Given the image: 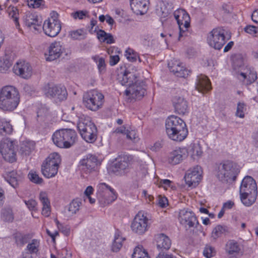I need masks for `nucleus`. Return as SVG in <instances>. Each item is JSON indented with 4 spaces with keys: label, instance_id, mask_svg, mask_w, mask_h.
Segmentation results:
<instances>
[{
    "label": "nucleus",
    "instance_id": "1",
    "mask_svg": "<svg viewBox=\"0 0 258 258\" xmlns=\"http://www.w3.org/2000/svg\"><path fill=\"white\" fill-rule=\"evenodd\" d=\"M166 132L170 139L182 141L187 136L188 130L184 121L175 115H171L166 120Z\"/></svg>",
    "mask_w": 258,
    "mask_h": 258
},
{
    "label": "nucleus",
    "instance_id": "2",
    "mask_svg": "<svg viewBox=\"0 0 258 258\" xmlns=\"http://www.w3.org/2000/svg\"><path fill=\"white\" fill-rule=\"evenodd\" d=\"M20 102V94L13 86L4 87L0 91V109L4 111L14 110Z\"/></svg>",
    "mask_w": 258,
    "mask_h": 258
},
{
    "label": "nucleus",
    "instance_id": "3",
    "mask_svg": "<svg viewBox=\"0 0 258 258\" xmlns=\"http://www.w3.org/2000/svg\"><path fill=\"white\" fill-rule=\"evenodd\" d=\"M217 178L222 182L235 180L240 172L238 166L230 160H225L216 164L215 168Z\"/></svg>",
    "mask_w": 258,
    "mask_h": 258
},
{
    "label": "nucleus",
    "instance_id": "4",
    "mask_svg": "<svg viewBox=\"0 0 258 258\" xmlns=\"http://www.w3.org/2000/svg\"><path fill=\"white\" fill-rule=\"evenodd\" d=\"M100 164V162L96 156L92 154L86 155L80 161L78 165L81 176L87 178L90 176L97 175Z\"/></svg>",
    "mask_w": 258,
    "mask_h": 258
},
{
    "label": "nucleus",
    "instance_id": "5",
    "mask_svg": "<svg viewBox=\"0 0 258 258\" xmlns=\"http://www.w3.org/2000/svg\"><path fill=\"white\" fill-rule=\"evenodd\" d=\"M77 127L85 141L90 143L95 142L97 138L98 131L90 117L84 116L81 117L78 122Z\"/></svg>",
    "mask_w": 258,
    "mask_h": 258
},
{
    "label": "nucleus",
    "instance_id": "6",
    "mask_svg": "<svg viewBox=\"0 0 258 258\" xmlns=\"http://www.w3.org/2000/svg\"><path fill=\"white\" fill-rule=\"evenodd\" d=\"M77 139L76 132L71 129H61L53 134V143L60 148H69L74 145Z\"/></svg>",
    "mask_w": 258,
    "mask_h": 258
},
{
    "label": "nucleus",
    "instance_id": "7",
    "mask_svg": "<svg viewBox=\"0 0 258 258\" xmlns=\"http://www.w3.org/2000/svg\"><path fill=\"white\" fill-rule=\"evenodd\" d=\"M104 102V96L97 90H91L84 94L83 102L88 109L96 111L102 107Z\"/></svg>",
    "mask_w": 258,
    "mask_h": 258
},
{
    "label": "nucleus",
    "instance_id": "8",
    "mask_svg": "<svg viewBox=\"0 0 258 258\" xmlns=\"http://www.w3.org/2000/svg\"><path fill=\"white\" fill-rule=\"evenodd\" d=\"M60 162V156L58 153L50 154L41 165V172L44 176L47 178L54 177L57 173Z\"/></svg>",
    "mask_w": 258,
    "mask_h": 258
},
{
    "label": "nucleus",
    "instance_id": "9",
    "mask_svg": "<svg viewBox=\"0 0 258 258\" xmlns=\"http://www.w3.org/2000/svg\"><path fill=\"white\" fill-rule=\"evenodd\" d=\"M226 31L222 28H216L213 29L209 34L207 41L209 44L216 49L220 50L226 42L230 39V36H225Z\"/></svg>",
    "mask_w": 258,
    "mask_h": 258
},
{
    "label": "nucleus",
    "instance_id": "10",
    "mask_svg": "<svg viewBox=\"0 0 258 258\" xmlns=\"http://www.w3.org/2000/svg\"><path fill=\"white\" fill-rule=\"evenodd\" d=\"M50 15V17L44 21L42 29L46 35L53 37L60 32L61 24L58 20V15L57 13L53 12Z\"/></svg>",
    "mask_w": 258,
    "mask_h": 258
},
{
    "label": "nucleus",
    "instance_id": "11",
    "mask_svg": "<svg viewBox=\"0 0 258 258\" xmlns=\"http://www.w3.org/2000/svg\"><path fill=\"white\" fill-rule=\"evenodd\" d=\"M133 161V157L132 155H121L116 160V162L110 167V170L116 175L124 174L128 171Z\"/></svg>",
    "mask_w": 258,
    "mask_h": 258
},
{
    "label": "nucleus",
    "instance_id": "12",
    "mask_svg": "<svg viewBox=\"0 0 258 258\" xmlns=\"http://www.w3.org/2000/svg\"><path fill=\"white\" fill-rule=\"evenodd\" d=\"M43 92L45 96L59 101L67 99L68 92L63 86L47 84L43 88Z\"/></svg>",
    "mask_w": 258,
    "mask_h": 258
},
{
    "label": "nucleus",
    "instance_id": "13",
    "mask_svg": "<svg viewBox=\"0 0 258 258\" xmlns=\"http://www.w3.org/2000/svg\"><path fill=\"white\" fill-rule=\"evenodd\" d=\"M99 192L98 199L102 206L111 203L117 198L115 190L105 183L99 184Z\"/></svg>",
    "mask_w": 258,
    "mask_h": 258
},
{
    "label": "nucleus",
    "instance_id": "14",
    "mask_svg": "<svg viewBox=\"0 0 258 258\" xmlns=\"http://www.w3.org/2000/svg\"><path fill=\"white\" fill-rule=\"evenodd\" d=\"M15 146V142L11 140L10 139H5L1 141L0 143V153L5 160L11 163L16 161Z\"/></svg>",
    "mask_w": 258,
    "mask_h": 258
},
{
    "label": "nucleus",
    "instance_id": "15",
    "mask_svg": "<svg viewBox=\"0 0 258 258\" xmlns=\"http://www.w3.org/2000/svg\"><path fill=\"white\" fill-rule=\"evenodd\" d=\"M148 226V219L142 212H139L136 215L131 224L132 230L139 234L144 233Z\"/></svg>",
    "mask_w": 258,
    "mask_h": 258
},
{
    "label": "nucleus",
    "instance_id": "16",
    "mask_svg": "<svg viewBox=\"0 0 258 258\" xmlns=\"http://www.w3.org/2000/svg\"><path fill=\"white\" fill-rule=\"evenodd\" d=\"M13 73L24 79H29L32 74V68L30 64L25 61H17L13 68Z\"/></svg>",
    "mask_w": 258,
    "mask_h": 258
},
{
    "label": "nucleus",
    "instance_id": "17",
    "mask_svg": "<svg viewBox=\"0 0 258 258\" xmlns=\"http://www.w3.org/2000/svg\"><path fill=\"white\" fill-rule=\"evenodd\" d=\"M202 173V168L199 166L188 169L184 176L186 184L189 186L198 184L201 180Z\"/></svg>",
    "mask_w": 258,
    "mask_h": 258
},
{
    "label": "nucleus",
    "instance_id": "18",
    "mask_svg": "<svg viewBox=\"0 0 258 258\" xmlns=\"http://www.w3.org/2000/svg\"><path fill=\"white\" fill-rule=\"evenodd\" d=\"M63 52V48L60 42L55 41L51 43L45 53L46 60L52 61L60 56Z\"/></svg>",
    "mask_w": 258,
    "mask_h": 258
},
{
    "label": "nucleus",
    "instance_id": "19",
    "mask_svg": "<svg viewBox=\"0 0 258 258\" xmlns=\"http://www.w3.org/2000/svg\"><path fill=\"white\" fill-rule=\"evenodd\" d=\"M25 25L34 31H39L42 27V21L35 14L28 13L24 18Z\"/></svg>",
    "mask_w": 258,
    "mask_h": 258
},
{
    "label": "nucleus",
    "instance_id": "20",
    "mask_svg": "<svg viewBox=\"0 0 258 258\" xmlns=\"http://www.w3.org/2000/svg\"><path fill=\"white\" fill-rule=\"evenodd\" d=\"M240 193L257 194V185L252 177L246 176L243 178L240 187Z\"/></svg>",
    "mask_w": 258,
    "mask_h": 258
},
{
    "label": "nucleus",
    "instance_id": "21",
    "mask_svg": "<svg viewBox=\"0 0 258 258\" xmlns=\"http://www.w3.org/2000/svg\"><path fill=\"white\" fill-rule=\"evenodd\" d=\"M244 72L237 73V77L249 85L254 83L257 78V73L253 68L246 67Z\"/></svg>",
    "mask_w": 258,
    "mask_h": 258
},
{
    "label": "nucleus",
    "instance_id": "22",
    "mask_svg": "<svg viewBox=\"0 0 258 258\" xmlns=\"http://www.w3.org/2000/svg\"><path fill=\"white\" fill-rule=\"evenodd\" d=\"M146 89L136 83L128 87L124 92V94L130 98L140 100L145 95Z\"/></svg>",
    "mask_w": 258,
    "mask_h": 258
},
{
    "label": "nucleus",
    "instance_id": "23",
    "mask_svg": "<svg viewBox=\"0 0 258 258\" xmlns=\"http://www.w3.org/2000/svg\"><path fill=\"white\" fill-rule=\"evenodd\" d=\"M179 220L182 224L188 225L189 228L193 227L198 224L195 214L190 211L181 210L179 212Z\"/></svg>",
    "mask_w": 258,
    "mask_h": 258
},
{
    "label": "nucleus",
    "instance_id": "24",
    "mask_svg": "<svg viewBox=\"0 0 258 258\" xmlns=\"http://www.w3.org/2000/svg\"><path fill=\"white\" fill-rule=\"evenodd\" d=\"M172 104L176 112L179 114L184 115L188 111L187 102L182 97L175 96L172 99Z\"/></svg>",
    "mask_w": 258,
    "mask_h": 258
},
{
    "label": "nucleus",
    "instance_id": "25",
    "mask_svg": "<svg viewBox=\"0 0 258 258\" xmlns=\"http://www.w3.org/2000/svg\"><path fill=\"white\" fill-rule=\"evenodd\" d=\"M178 27L183 26L189 28L190 26V17L187 12L183 9H178L173 14Z\"/></svg>",
    "mask_w": 258,
    "mask_h": 258
},
{
    "label": "nucleus",
    "instance_id": "26",
    "mask_svg": "<svg viewBox=\"0 0 258 258\" xmlns=\"http://www.w3.org/2000/svg\"><path fill=\"white\" fill-rule=\"evenodd\" d=\"M133 11L137 15H144L148 10V0H130Z\"/></svg>",
    "mask_w": 258,
    "mask_h": 258
},
{
    "label": "nucleus",
    "instance_id": "27",
    "mask_svg": "<svg viewBox=\"0 0 258 258\" xmlns=\"http://www.w3.org/2000/svg\"><path fill=\"white\" fill-rule=\"evenodd\" d=\"M168 67L171 72L178 77L186 78L190 73V71L187 70L181 64L177 61L168 63Z\"/></svg>",
    "mask_w": 258,
    "mask_h": 258
},
{
    "label": "nucleus",
    "instance_id": "28",
    "mask_svg": "<svg viewBox=\"0 0 258 258\" xmlns=\"http://www.w3.org/2000/svg\"><path fill=\"white\" fill-rule=\"evenodd\" d=\"M196 88L200 92L204 93L211 89V83L208 77L203 75L197 76Z\"/></svg>",
    "mask_w": 258,
    "mask_h": 258
},
{
    "label": "nucleus",
    "instance_id": "29",
    "mask_svg": "<svg viewBox=\"0 0 258 258\" xmlns=\"http://www.w3.org/2000/svg\"><path fill=\"white\" fill-rule=\"evenodd\" d=\"M118 80L122 85L130 87L136 83V77L134 73L125 71L118 75Z\"/></svg>",
    "mask_w": 258,
    "mask_h": 258
},
{
    "label": "nucleus",
    "instance_id": "30",
    "mask_svg": "<svg viewBox=\"0 0 258 258\" xmlns=\"http://www.w3.org/2000/svg\"><path fill=\"white\" fill-rule=\"evenodd\" d=\"M155 240L158 249L162 250H167L170 248L171 244V240L165 234L161 233L156 235Z\"/></svg>",
    "mask_w": 258,
    "mask_h": 258
},
{
    "label": "nucleus",
    "instance_id": "31",
    "mask_svg": "<svg viewBox=\"0 0 258 258\" xmlns=\"http://www.w3.org/2000/svg\"><path fill=\"white\" fill-rule=\"evenodd\" d=\"M185 154L183 153L181 149H178L170 152L168 157V162L172 165H176L179 163L184 158Z\"/></svg>",
    "mask_w": 258,
    "mask_h": 258
},
{
    "label": "nucleus",
    "instance_id": "32",
    "mask_svg": "<svg viewBox=\"0 0 258 258\" xmlns=\"http://www.w3.org/2000/svg\"><path fill=\"white\" fill-rule=\"evenodd\" d=\"M23 178L21 173H18L16 171L10 172L8 175L7 181L14 188H16Z\"/></svg>",
    "mask_w": 258,
    "mask_h": 258
},
{
    "label": "nucleus",
    "instance_id": "33",
    "mask_svg": "<svg viewBox=\"0 0 258 258\" xmlns=\"http://www.w3.org/2000/svg\"><path fill=\"white\" fill-rule=\"evenodd\" d=\"M98 39L101 42H106L107 44L113 43L115 41L112 35L107 33L103 30H99L97 32Z\"/></svg>",
    "mask_w": 258,
    "mask_h": 258
},
{
    "label": "nucleus",
    "instance_id": "34",
    "mask_svg": "<svg viewBox=\"0 0 258 258\" xmlns=\"http://www.w3.org/2000/svg\"><path fill=\"white\" fill-rule=\"evenodd\" d=\"M226 250L229 255H235L239 253L240 248L236 241L232 240L227 243Z\"/></svg>",
    "mask_w": 258,
    "mask_h": 258
},
{
    "label": "nucleus",
    "instance_id": "35",
    "mask_svg": "<svg viewBox=\"0 0 258 258\" xmlns=\"http://www.w3.org/2000/svg\"><path fill=\"white\" fill-rule=\"evenodd\" d=\"M240 200L242 203L246 206H250L252 205L255 201L257 194H243L240 193Z\"/></svg>",
    "mask_w": 258,
    "mask_h": 258
},
{
    "label": "nucleus",
    "instance_id": "36",
    "mask_svg": "<svg viewBox=\"0 0 258 258\" xmlns=\"http://www.w3.org/2000/svg\"><path fill=\"white\" fill-rule=\"evenodd\" d=\"M15 243L18 246L22 247L27 243L30 239L29 234H24L21 233H16L14 234Z\"/></svg>",
    "mask_w": 258,
    "mask_h": 258
},
{
    "label": "nucleus",
    "instance_id": "37",
    "mask_svg": "<svg viewBox=\"0 0 258 258\" xmlns=\"http://www.w3.org/2000/svg\"><path fill=\"white\" fill-rule=\"evenodd\" d=\"M7 12L9 17L14 21L16 28L19 29L20 24L19 22V14L18 9L16 7L10 6L8 8Z\"/></svg>",
    "mask_w": 258,
    "mask_h": 258
},
{
    "label": "nucleus",
    "instance_id": "38",
    "mask_svg": "<svg viewBox=\"0 0 258 258\" xmlns=\"http://www.w3.org/2000/svg\"><path fill=\"white\" fill-rule=\"evenodd\" d=\"M189 152L194 159H197L202 156L203 151L202 147L199 144H191L189 149Z\"/></svg>",
    "mask_w": 258,
    "mask_h": 258
},
{
    "label": "nucleus",
    "instance_id": "39",
    "mask_svg": "<svg viewBox=\"0 0 258 258\" xmlns=\"http://www.w3.org/2000/svg\"><path fill=\"white\" fill-rule=\"evenodd\" d=\"M1 218L6 222H12L14 219L13 210L10 208L3 209L1 211Z\"/></svg>",
    "mask_w": 258,
    "mask_h": 258
},
{
    "label": "nucleus",
    "instance_id": "40",
    "mask_svg": "<svg viewBox=\"0 0 258 258\" xmlns=\"http://www.w3.org/2000/svg\"><path fill=\"white\" fill-rule=\"evenodd\" d=\"M12 61L8 55L0 57V73L6 72L12 66Z\"/></svg>",
    "mask_w": 258,
    "mask_h": 258
},
{
    "label": "nucleus",
    "instance_id": "41",
    "mask_svg": "<svg viewBox=\"0 0 258 258\" xmlns=\"http://www.w3.org/2000/svg\"><path fill=\"white\" fill-rule=\"evenodd\" d=\"M132 258H150L147 250L142 245L136 246L132 254Z\"/></svg>",
    "mask_w": 258,
    "mask_h": 258
},
{
    "label": "nucleus",
    "instance_id": "42",
    "mask_svg": "<svg viewBox=\"0 0 258 258\" xmlns=\"http://www.w3.org/2000/svg\"><path fill=\"white\" fill-rule=\"evenodd\" d=\"M124 240V239L120 236L119 231H116L112 245V250L113 252H118L121 248Z\"/></svg>",
    "mask_w": 258,
    "mask_h": 258
},
{
    "label": "nucleus",
    "instance_id": "43",
    "mask_svg": "<svg viewBox=\"0 0 258 258\" xmlns=\"http://www.w3.org/2000/svg\"><path fill=\"white\" fill-rule=\"evenodd\" d=\"M82 205L81 199H76L73 200L69 205L68 211L71 214H76L80 210Z\"/></svg>",
    "mask_w": 258,
    "mask_h": 258
},
{
    "label": "nucleus",
    "instance_id": "44",
    "mask_svg": "<svg viewBox=\"0 0 258 258\" xmlns=\"http://www.w3.org/2000/svg\"><path fill=\"white\" fill-rule=\"evenodd\" d=\"M39 246V241L34 239L27 246L26 250L28 252H24V253H30V255L31 254L36 253L38 251Z\"/></svg>",
    "mask_w": 258,
    "mask_h": 258
},
{
    "label": "nucleus",
    "instance_id": "45",
    "mask_svg": "<svg viewBox=\"0 0 258 258\" xmlns=\"http://www.w3.org/2000/svg\"><path fill=\"white\" fill-rule=\"evenodd\" d=\"M227 227L220 225H217L214 228L212 232V238L216 240L218 237H220L222 234L227 231Z\"/></svg>",
    "mask_w": 258,
    "mask_h": 258
},
{
    "label": "nucleus",
    "instance_id": "46",
    "mask_svg": "<svg viewBox=\"0 0 258 258\" xmlns=\"http://www.w3.org/2000/svg\"><path fill=\"white\" fill-rule=\"evenodd\" d=\"M232 66L233 69L236 70L241 67L244 63L243 58L241 54H237L232 56Z\"/></svg>",
    "mask_w": 258,
    "mask_h": 258
},
{
    "label": "nucleus",
    "instance_id": "47",
    "mask_svg": "<svg viewBox=\"0 0 258 258\" xmlns=\"http://www.w3.org/2000/svg\"><path fill=\"white\" fill-rule=\"evenodd\" d=\"M34 149V143L33 142H28L23 144L21 146L20 150L22 154L25 155H28Z\"/></svg>",
    "mask_w": 258,
    "mask_h": 258
},
{
    "label": "nucleus",
    "instance_id": "48",
    "mask_svg": "<svg viewBox=\"0 0 258 258\" xmlns=\"http://www.w3.org/2000/svg\"><path fill=\"white\" fill-rule=\"evenodd\" d=\"M125 55L130 61L135 62L137 60V58L141 61L139 56L132 49L128 48L125 52Z\"/></svg>",
    "mask_w": 258,
    "mask_h": 258
},
{
    "label": "nucleus",
    "instance_id": "49",
    "mask_svg": "<svg viewBox=\"0 0 258 258\" xmlns=\"http://www.w3.org/2000/svg\"><path fill=\"white\" fill-rule=\"evenodd\" d=\"M2 127L0 128V135L10 134L12 132L13 128L12 125L8 122L5 121L3 124H1Z\"/></svg>",
    "mask_w": 258,
    "mask_h": 258
},
{
    "label": "nucleus",
    "instance_id": "50",
    "mask_svg": "<svg viewBox=\"0 0 258 258\" xmlns=\"http://www.w3.org/2000/svg\"><path fill=\"white\" fill-rule=\"evenodd\" d=\"M28 6L30 8H38L41 6H44V0H27Z\"/></svg>",
    "mask_w": 258,
    "mask_h": 258
},
{
    "label": "nucleus",
    "instance_id": "51",
    "mask_svg": "<svg viewBox=\"0 0 258 258\" xmlns=\"http://www.w3.org/2000/svg\"><path fill=\"white\" fill-rule=\"evenodd\" d=\"M245 109V104L244 103L239 102L237 104L236 115L240 118L244 117V110Z\"/></svg>",
    "mask_w": 258,
    "mask_h": 258
},
{
    "label": "nucleus",
    "instance_id": "52",
    "mask_svg": "<svg viewBox=\"0 0 258 258\" xmlns=\"http://www.w3.org/2000/svg\"><path fill=\"white\" fill-rule=\"evenodd\" d=\"M245 32L255 37L258 36V28L252 26L248 25L244 28Z\"/></svg>",
    "mask_w": 258,
    "mask_h": 258
},
{
    "label": "nucleus",
    "instance_id": "53",
    "mask_svg": "<svg viewBox=\"0 0 258 258\" xmlns=\"http://www.w3.org/2000/svg\"><path fill=\"white\" fill-rule=\"evenodd\" d=\"M215 253L214 248L210 245H206L203 252L205 256L207 258H211Z\"/></svg>",
    "mask_w": 258,
    "mask_h": 258
},
{
    "label": "nucleus",
    "instance_id": "54",
    "mask_svg": "<svg viewBox=\"0 0 258 258\" xmlns=\"http://www.w3.org/2000/svg\"><path fill=\"white\" fill-rule=\"evenodd\" d=\"M28 177L32 182L37 184L41 183L43 181V179L36 172H30Z\"/></svg>",
    "mask_w": 258,
    "mask_h": 258
},
{
    "label": "nucleus",
    "instance_id": "55",
    "mask_svg": "<svg viewBox=\"0 0 258 258\" xmlns=\"http://www.w3.org/2000/svg\"><path fill=\"white\" fill-rule=\"evenodd\" d=\"M39 200L43 205V207L50 206V202L45 192H40L39 195Z\"/></svg>",
    "mask_w": 258,
    "mask_h": 258
},
{
    "label": "nucleus",
    "instance_id": "56",
    "mask_svg": "<svg viewBox=\"0 0 258 258\" xmlns=\"http://www.w3.org/2000/svg\"><path fill=\"white\" fill-rule=\"evenodd\" d=\"M88 14L87 11H78L72 14V16L75 19H83Z\"/></svg>",
    "mask_w": 258,
    "mask_h": 258
},
{
    "label": "nucleus",
    "instance_id": "57",
    "mask_svg": "<svg viewBox=\"0 0 258 258\" xmlns=\"http://www.w3.org/2000/svg\"><path fill=\"white\" fill-rule=\"evenodd\" d=\"M126 137L128 139H130L134 142H136L138 140V137L137 135V132L135 130L128 131L127 130Z\"/></svg>",
    "mask_w": 258,
    "mask_h": 258
},
{
    "label": "nucleus",
    "instance_id": "58",
    "mask_svg": "<svg viewBox=\"0 0 258 258\" xmlns=\"http://www.w3.org/2000/svg\"><path fill=\"white\" fill-rule=\"evenodd\" d=\"M183 26L179 27V32L178 36V40H180L182 37H187L189 32L188 31V28H185Z\"/></svg>",
    "mask_w": 258,
    "mask_h": 258
},
{
    "label": "nucleus",
    "instance_id": "59",
    "mask_svg": "<svg viewBox=\"0 0 258 258\" xmlns=\"http://www.w3.org/2000/svg\"><path fill=\"white\" fill-rule=\"evenodd\" d=\"M25 203L30 210H37V202L35 200L31 199L28 201H25Z\"/></svg>",
    "mask_w": 258,
    "mask_h": 258
},
{
    "label": "nucleus",
    "instance_id": "60",
    "mask_svg": "<svg viewBox=\"0 0 258 258\" xmlns=\"http://www.w3.org/2000/svg\"><path fill=\"white\" fill-rule=\"evenodd\" d=\"M172 181L169 179H162L160 181V186L163 187L165 189H167L168 187H170L173 188V187L171 185Z\"/></svg>",
    "mask_w": 258,
    "mask_h": 258
},
{
    "label": "nucleus",
    "instance_id": "61",
    "mask_svg": "<svg viewBox=\"0 0 258 258\" xmlns=\"http://www.w3.org/2000/svg\"><path fill=\"white\" fill-rule=\"evenodd\" d=\"M83 31L81 29L71 32L70 35L74 39H78L83 35Z\"/></svg>",
    "mask_w": 258,
    "mask_h": 258
},
{
    "label": "nucleus",
    "instance_id": "62",
    "mask_svg": "<svg viewBox=\"0 0 258 258\" xmlns=\"http://www.w3.org/2000/svg\"><path fill=\"white\" fill-rule=\"evenodd\" d=\"M58 258H71V254L66 249H62L58 252Z\"/></svg>",
    "mask_w": 258,
    "mask_h": 258
},
{
    "label": "nucleus",
    "instance_id": "63",
    "mask_svg": "<svg viewBox=\"0 0 258 258\" xmlns=\"http://www.w3.org/2000/svg\"><path fill=\"white\" fill-rule=\"evenodd\" d=\"M97 66L99 71L101 72L104 71L105 69L106 64L105 62V60L103 57H101L97 63Z\"/></svg>",
    "mask_w": 258,
    "mask_h": 258
},
{
    "label": "nucleus",
    "instance_id": "64",
    "mask_svg": "<svg viewBox=\"0 0 258 258\" xmlns=\"http://www.w3.org/2000/svg\"><path fill=\"white\" fill-rule=\"evenodd\" d=\"M158 204L161 207H165L167 204L168 200L165 197H162L161 196H158Z\"/></svg>",
    "mask_w": 258,
    "mask_h": 258
}]
</instances>
